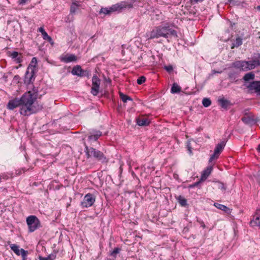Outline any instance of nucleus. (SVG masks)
Masks as SVG:
<instances>
[{"instance_id":"50","label":"nucleus","mask_w":260,"mask_h":260,"mask_svg":"<svg viewBox=\"0 0 260 260\" xmlns=\"http://www.w3.org/2000/svg\"><path fill=\"white\" fill-rule=\"evenodd\" d=\"M257 150L258 151V152H260V144L257 146Z\"/></svg>"},{"instance_id":"54","label":"nucleus","mask_w":260,"mask_h":260,"mask_svg":"<svg viewBox=\"0 0 260 260\" xmlns=\"http://www.w3.org/2000/svg\"><path fill=\"white\" fill-rule=\"evenodd\" d=\"M1 180H2V178H1V177H0V182H1Z\"/></svg>"},{"instance_id":"26","label":"nucleus","mask_w":260,"mask_h":260,"mask_svg":"<svg viewBox=\"0 0 260 260\" xmlns=\"http://www.w3.org/2000/svg\"><path fill=\"white\" fill-rule=\"evenodd\" d=\"M177 200L182 207H186L187 205V200L182 196H179Z\"/></svg>"},{"instance_id":"20","label":"nucleus","mask_w":260,"mask_h":260,"mask_svg":"<svg viewBox=\"0 0 260 260\" xmlns=\"http://www.w3.org/2000/svg\"><path fill=\"white\" fill-rule=\"evenodd\" d=\"M214 206L218 209L223 211L225 213L227 214H230L231 212V209H230L229 207L227 206L220 204L219 203H214Z\"/></svg>"},{"instance_id":"8","label":"nucleus","mask_w":260,"mask_h":260,"mask_svg":"<svg viewBox=\"0 0 260 260\" xmlns=\"http://www.w3.org/2000/svg\"><path fill=\"white\" fill-rule=\"evenodd\" d=\"M100 82V79L96 75H94L92 79V86L91 90V93L93 95H96L99 93Z\"/></svg>"},{"instance_id":"37","label":"nucleus","mask_w":260,"mask_h":260,"mask_svg":"<svg viewBox=\"0 0 260 260\" xmlns=\"http://www.w3.org/2000/svg\"><path fill=\"white\" fill-rule=\"evenodd\" d=\"M219 156V154L218 153H216V152L214 151V153L210 156V158L209 160V162H212L215 159H217Z\"/></svg>"},{"instance_id":"7","label":"nucleus","mask_w":260,"mask_h":260,"mask_svg":"<svg viewBox=\"0 0 260 260\" xmlns=\"http://www.w3.org/2000/svg\"><path fill=\"white\" fill-rule=\"evenodd\" d=\"M71 73L73 75H76L80 77H89L91 75L89 71L82 69L80 65H76L74 66L73 68Z\"/></svg>"},{"instance_id":"32","label":"nucleus","mask_w":260,"mask_h":260,"mask_svg":"<svg viewBox=\"0 0 260 260\" xmlns=\"http://www.w3.org/2000/svg\"><path fill=\"white\" fill-rule=\"evenodd\" d=\"M119 96H120L121 100L122 101V102L123 103H126L127 100H129V101L133 100L132 99L130 96H129L127 95H125L122 92H119Z\"/></svg>"},{"instance_id":"46","label":"nucleus","mask_w":260,"mask_h":260,"mask_svg":"<svg viewBox=\"0 0 260 260\" xmlns=\"http://www.w3.org/2000/svg\"><path fill=\"white\" fill-rule=\"evenodd\" d=\"M27 1V0H19L18 1V3L19 5H23L25 4Z\"/></svg>"},{"instance_id":"17","label":"nucleus","mask_w":260,"mask_h":260,"mask_svg":"<svg viewBox=\"0 0 260 260\" xmlns=\"http://www.w3.org/2000/svg\"><path fill=\"white\" fill-rule=\"evenodd\" d=\"M136 122L138 125L143 126L149 125L150 121L146 118H138L136 119Z\"/></svg>"},{"instance_id":"19","label":"nucleus","mask_w":260,"mask_h":260,"mask_svg":"<svg viewBox=\"0 0 260 260\" xmlns=\"http://www.w3.org/2000/svg\"><path fill=\"white\" fill-rule=\"evenodd\" d=\"M241 120L245 124L251 126L256 123V121L253 118H251L248 116L242 117Z\"/></svg>"},{"instance_id":"49","label":"nucleus","mask_w":260,"mask_h":260,"mask_svg":"<svg viewBox=\"0 0 260 260\" xmlns=\"http://www.w3.org/2000/svg\"><path fill=\"white\" fill-rule=\"evenodd\" d=\"M20 79V78L19 75H15L14 77V80L18 81L19 82V80Z\"/></svg>"},{"instance_id":"3","label":"nucleus","mask_w":260,"mask_h":260,"mask_svg":"<svg viewBox=\"0 0 260 260\" xmlns=\"http://www.w3.org/2000/svg\"><path fill=\"white\" fill-rule=\"evenodd\" d=\"M134 2L123 1L120 3L113 5L109 8H102L101 9L99 14L103 13L105 15L110 14L113 12H121L126 9H131L133 7Z\"/></svg>"},{"instance_id":"22","label":"nucleus","mask_w":260,"mask_h":260,"mask_svg":"<svg viewBox=\"0 0 260 260\" xmlns=\"http://www.w3.org/2000/svg\"><path fill=\"white\" fill-rule=\"evenodd\" d=\"M11 56L15 60L16 63H20L22 61V56L17 51H13L11 53Z\"/></svg>"},{"instance_id":"1","label":"nucleus","mask_w":260,"mask_h":260,"mask_svg":"<svg viewBox=\"0 0 260 260\" xmlns=\"http://www.w3.org/2000/svg\"><path fill=\"white\" fill-rule=\"evenodd\" d=\"M20 99L21 104L20 113L22 115L28 116L43 109L42 105L35 103L36 98L33 97L31 91L25 92Z\"/></svg>"},{"instance_id":"29","label":"nucleus","mask_w":260,"mask_h":260,"mask_svg":"<svg viewBox=\"0 0 260 260\" xmlns=\"http://www.w3.org/2000/svg\"><path fill=\"white\" fill-rule=\"evenodd\" d=\"M242 44V39L241 38L238 37V38H236V39L233 43L232 46L231 47V48L233 49L234 47H238Z\"/></svg>"},{"instance_id":"34","label":"nucleus","mask_w":260,"mask_h":260,"mask_svg":"<svg viewBox=\"0 0 260 260\" xmlns=\"http://www.w3.org/2000/svg\"><path fill=\"white\" fill-rule=\"evenodd\" d=\"M42 37L43 38V39L47 41L48 42H49L50 44H53V40H52V39L51 38V37H50L49 36H48V35L47 34V32H46L45 34H44L43 36H42Z\"/></svg>"},{"instance_id":"11","label":"nucleus","mask_w":260,"mask_h":260,"mask_svg":"<svg viewBox=\"0 0 260 260\" xmlns=\"http://www.w3.org/2000/svg\"><path fill=\"white\" fill-rule=\"evenodd\" d=\"M35 72L34 71L26 70L24 79V83L26 85L32 83L35 79Z\"/></svg>"},{"instance_id":"53","label":"nucleus","mask_w":260,"mask_h":260,"mask_svg":"<svg viewBox=\"0 0 260 260\" xmlns=\"http://www.w3.org/2000/svg\"><path fill=\"white\" fill-rule=\"evenodd\" d=\"M257 55H258V58H259V59H260V54H257Z\"/></svg>"},{"instance_id":"55","label":"nucleus","mask_w":260,"mask_h":260,"mask_svg":"<svg viewBox=\"0 0 260 260\" xmlns=\"http://www.w3.org/2000/svg\"><path fill=\"white\" fill-rule=\"evenodd\" d=\"M22 260H26V259H22Z\"/></svg>"},{"instance_id":"21","label":"nucleus","mask_w":260,"mask_h":260,"mask_svg":"<svg viewBox=\"0 0 260 260\" xmlns=\"http://www.w3.org/2000/svg\"><path fill=\"white\" fill-rule=\"evenodd\" d=\"M58 252V250H54L53 253L49 255L47 257H44L42 256H39V259L40 260H54L56 257V254Z\"/></svg>"},{"instance_id":"31","label":"nucleus","mask_w":260,"mask_h":260,"mask_svg":"<svg viewBox=\"0 0 260 260\" xmlns=\"http://www.w3.org/2000/svg\"><path fill=\"white\" fill-rule=\"evenodd\" d=\"M79 6L77 3L75 2L73 3L70 7V13L72 14H75L78 9Z\"/></svg>"},{"instance_id":"35","label":"nucleus","mask_w":260,"mask_h":260,"mask_svg":"<svg viewBox=\"0 0 260 260\" xmlns=\"http://www.w3.org/2000/svg\"><path fill=\"white\" fill-rule=\"evenodd\" d=\"M31 92V94L33 95V97L36 98V99L38 98V88L35 87L33 86L32 90Z\"/></svg>"},{"instance_id":"47","label":"nucleus","mask_w":260,"mask_h":260,"mask_svg":"<svg viewBox=\"0 0 260 260\" xmlns=\"http://www.w3.org/2000/svg\"><path fill=\"white\" fill-rule=\"evenodd\" d=\"M197 221L201 224V226L203 229H205L206 228V225H205V224H204V222L202 220H197Z\"/></svg>"},{"instance_id":"10","label":"nucleus","mask_w":260,"mask_h":260,"mask_svg":"<svg viewBox=\"0 0 260 260\" xmlns=\"http://www.w3.org/2000/svg\"><path fill=\"white\" fill-rule=\"evenodd\" d=\"M249 224L252 227L260 226V209L256 210L252 219L249 222Z\"/></svg>"},{"instance_id":"15","label":"nucleus","mask_w":260,"mask_h":260,"mask_svg":"<svg viewBox=\"0 0 260 260\" xmlns=\"http://www.w3.org/2000/svg\"><path fill=\"white\" fill-rule=\"evenodd\" d=\"M60 59L62 62L69 63L77 61V57L74 54H67L64 56H61Z\"/></svg>"},{"instance_id":"30","label":"nucleus","mask_w":260,"mask_h":260,"mask_svg":"<svg viewBox=\"0 0 260 260\" xmlns=\"http://www.w3.org/2000/svg\"><path fill=\"white\" fill-rule=\"evenodd\" d=\"M11 250H12L17 255H20V250L19 249V246L14 244H11L10 245Z\"/></svg>"},{"instance_id":"41","label":"nucleus","mask_w":260,"mask_h":260,"mask_svg":"<svg viewBox=\"0 0 260 260\" xmlns=\"http://www.w3.org/2000/svg\"><path fill=\"white\" fill-rule=\"evenodd\" d=\"M250 61L251 63L254 66V68L256 67L260 66V60L259 59H255Z\"/></svg>"},{"instance_id":"13","label":"nucleus","mask_w":260,"mask_h":260,"mask_svg":"<svg viewBox=\"0 0 260 260\" xmlns=\"http://www.w3.org/2000/svg\"><path fill=\"white\" fill-rule=\"evenodd\" d=\"M19 106H21V104L20 99L19 98H15L14 99L10 100L7 105L8 108L11 110Z\"/></svg>"},{"instance_id":"28","label":"nucleus","mask_w":260,"mask_h":260,"mask_svg":"<svg viewBox=\"0 0 260 260\" xmlns=\"http://www.w3.org/2000/svg\"><path fill=\"white\" fill-rule=\"evenodd\" d=\"M120 251L121 248L116 247L113 250L110 251L109 255L112 256L113 258H115L117 257V254H118Z\"/></svg>"},{"instance_id":"23","label":"nucleus","mask_w":260,"mask_h":260,"mask_svg":"<svg viewBox=\"0 0 260 260\" xmlns=\"http://www.w3.org/2000/svg\"><path fill=\"white\" fill-rule=\"evenodd\" d=\"M37 64V58L34 57L31 59V60L27 68V70H28V71L32 70L35 72Z\"/></svg>"},{"instance_id":"51","label":"nucleus","mask_w":260,"mask_h":260,"mask_svg":"<svg viewBox=\"0 0 260 260\" xmlns=\"http://www.w3.org/2000/svg\"><path fill=\"white\" fill-rule=\"evenodd\" d=\"M188 149L190 151V152H191V147L189 145H188Z\"/></svg>"},{"instance_id":"4","label":"nucleus","mask_w":260,"mask_h":260,"mask_svg":"<svg viewBox=\"0 0 260 260\" xmlns=\"http://www.w3.org/2000/svg\"><path fill=\"white\" fill-rule=\"evenodd\" d=\"M84 145L85 146V152L87 158L92 157L102 163H106L108 161L106 156L102 152L92 147H88L85 142L84 143Z\"/></svg>"},{"instance_id":"45","label":"nucleus","mask_w":260,"mask_h":260,"mask_svg":"<svg viewBox=\"0 0 260 260\" xmlns=\"http://www.w3.org/2000/svg\"><path fill=\"white\" fill-rule=\"evenodd\" d=\"M38 31L40 32L42 34V35L43 36L44 34H45L46 32L45 31L44 29L42 27H40L38 28Z\"/></svg>"},{"instance_id":"25","label":"nucleus","mask_w":260,"mask_h":260,"mask_svg":"<svg viewBox=\"0 0 260 260\" xmlns=\"http://www.w3.org/2000/svg\"><path fill=\"white\" fill-rule=\"evenodd\" d=\"M181 90V88L177 83H174L172 86L171 89V92L172 93H179Z\"/></svg>"},{"instance_id":"40","label":"nucleus","mask_w":260,"mask_h":260,"mask_svg":"<svg viewBox=\"0 0 260 260\" xmlns=\"http://www.w3.org/2000/svg\"><path fill=\"white\" fill-rule=\"evenodd\" d=\"M146 81V78L144 76H141L137 79V83L139 85L142 84Z\"/></svg>"},{"instance_id":"12","label":"nucleus","mask_w":260,"mask_h":260,"mask_svg":"<svg viewBox=\"0 0 260 260\" xmlns=\"http://www.w3.org/2000/svg\"><path fill=\"white\" fill-rule=\"evenodd\" d=\"M89 135L88 137V140L90 142H96L99 138L102 136V133L98 130H92L89 133Z\"/></svg>"},{"instance_id":"38","label":"nucleus","mask_w":260,"mask_h":260,"mask_svg":"<svg viewBox=\"0 0 260 260\" xmlns=\"http://www.w3.org/2000/svg\"><path fill=\"white\" fill-rule=\"evenodd\" d=\"M246 67L247 71L251 70L254 69V66L252 64L250 60L246 61Z\"/></svg>"},{"instance_id":"36","label":"nucleus","mask_w":260,"mask_h":260,"mask_svg":"<svg viewBox=\"0 0 260 260\" xmlns=\"http://www.w3.org/2000/svg\"><path fill=\"white\" fill-rule=\"evenodd\" d=\"M20 254L22 256V259H26V256L28 254V251L25 250L24 249L21 248L20 249Z\"/></svg>"},{"instance_id":"44","label":"nucleus","mask_w":260,"mask_h":260,"mask_svg":"<svg viewBox=\"0 0 260 260\" xmlns=\"http://www.w3.org/2000/svg\"><path fill=\"white\" fill-rule=\"evenodd\" d=\"M165 69L169 73L173 70V67L171 65L165 66Z\"/></svg>"},{"instance_id":"27","label":"nucleus","mask_w":260,"mask_h":260,"mask_svg":"<svg viewBox=\"0 0 260 260\" xmlns=\"http://www.w3.org/2000/svg\"><path fill=\"white\" fill-rule=\"evenodd\" d=\"M255 75L252 72H250L246 74L243 77V79L245 81H249L250 80H253Z\"/></svg>"},{"instance_id":"43","label":"nucleus","mask_w":260,"mask_h":260,"mask_svg":"<svg viewBox=\"0 0 260 260\" xmlns=\"http://www.w3.org/2000/svg\"><path fill=\"white\" fill-rule=\"evenodd\" d=\"M219 184L218 185V188L222 190L223 191H225L226 188L224 185V184L221 182L218 181L217 182Z\"/></svg>"},{"instance_id":"42","label":"nucleus","mask_w":260,"mask_h":260,"mask_svg":"<svg viewBox=\"0 0 260 260\" xmlns=\"http://www.w3.org/2000/svg\"><path fill=\"white\" fill-rule=\"evenodd\" d=\"M202 181H203L200 179L199 181L193 183L192 184H190L188 186V187L189 188H193L195 187H198L200 184V183L202 182Z\"/></svg>"},{"instance_id":"9","label":"nucleus","mask_w":260,"mask_h":260,"mask_svg":"<svg viewBox=\"0 0 260 260\" xmlns=\"http://www.w3.org/2000/svg\"><path fill=\"white\" fill-rule=\"evenodd\" d=\"M246 87L251 92H254L260 95V81H253Z\"/></svg>"},{"instance_id":"2","label":"nucleus","mask_w":260,"mask_h":260,"mask_svg":"<svg viewBox=\"0 0 260 260\" xmlns=\"http://www.w3.org/2000/svg\"><path fill=\"white\" fill-rule=\"evenodd\" d=\"M170 36L175 38L178 37L177 31L170 28L169 25L155 27L147 35L149 37V39H157L160 37L168 39Z\"/></svg>"},{"instance_id":"14","label":"nucleus","mask_w":260,"mask_h":260,"mask_svg":"<svg viewBox=\"0 0 260 260\" xmlns=\"http://www.w3.org/2000/svg\"><path fill=\"white\" fill-rule=\"evenodd\" d=\"M246 63V60H237L233 63V66L241 71H247Z\"/></svg>"},{"instance_id":"48","label":"nucleus","mask_w":260,"mask_h":260,"mask_svg":"<svg viewBox=\"0 0 260 260\" xmlns=\"http://www.w3.org/2000/svg\"><path fill=\"white\" fill-rule=\"evenodd\" d=\"M192 3H198L199 2H202L204 0H190Z\"/></svg>"},{"instance_id":"6","label":"nucleus","mask_w":260,"mask_h":260,"mask_svg":"<svg viewBox=\"0 0 260 260\" xmlns=\"http://www.w3.org/2000/svg\"><path fill=\"white\" fill-rule=\"evenodd\" d=\"M95 201V196L92 193L86 194L81 202V206L82 208H88L93 205Z\"/></svg>"},{"instance_id":"52","label":"nucleus","mask_w":260,"mask_h":260,"mask_svg":"<svg viewBox=\"0 0 260 260\" xmlns=\"http://www.w3.org/2000/svg\"><path fill=\"white\" fill-rule=\"evenodd\" d=\"M257 9L260 11V5L257 7Z\"/></svg>"},{"instance_id":"24","label":"nucleus","mask_w":260,"mask_h":260,"mask_svg":"<svg viewBox=\"0 0 260 260\" xmlns=\"http://www.w3.org/2000/svg\"><path fill=\"white\" fill-rule=\"evenodd\" d=\"M221 107L224 109H227L228 107L231 105L230 101L224 99V98L218 100Z\"/></svg>"},{"instance_id":"18","label":"nucleus","mask_w":260,"mask_h":260,"mask_svg":"<svg viewBox=\"0 0 260 260\" xmlns=\"http://www.w3.org/2000/svg\"><path fill=\"white\" fill-rule=\"evenodd\" d=\"M226 142V140H223L220 143L217 144L214 149V151H215L216 153H218L220 155V154L223 150Z\"/></svg>"},{"instance_id":"16","label":"nucleus","mask_w":260,"mask_h":260,"mask_svg":"<svg viewBox=\"0 0 260 260\" xmlns=\"http://www.w3.org/2000/svg\"><path fill=\"white\" fill-rule=\"evenodd\" d=\"M213 170L212 166H208L204 171L201 176V180L205 181L207 177L209 176V175L211 173V172Z\"/></svg>"},{"instance_id":"33","label":"nucleus","mask_w":260,"mask_h":260,"mask_svg":"<svg viewBox=\"0 0 260 260\" xmlns=\"http://www.w3.org/2000/svg\"><path fill=\"white\" fill-rule=\"evenodd\" d=\"M211 101L209 98H204L202 101V104L205 107H208L211 105Z\"/></svg>"},{"instance_id":"39","label":"nucleus","mask_w":260,"mask_h":260,"mask_svg":"<svg viewBox=\"0 0 260 260\" xmlns=\"http://www.w3.org/2000/svg\"><path fill=\"white\" fill-rule=\"evenodd\" d=\"M228 3L233 6H239L241 2L237 0H228Z\"/></svg>"},{"instance_id":"5","label":"nucleus","mask_w":260,"mask_h":260,"mask_svg":"<svg viewBox=\"0 0 260 260\" xmlns=\"http://www.w3.org/2000/svg\"><path fill=\"white\" fill-rule=\"evenodd\" d=\"M26 223L28 227V231L30 233L34 232L41 226L40 221L35 215H30L27 217Z\"/></svg>"}]
</instances>
